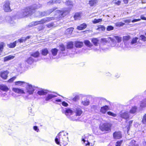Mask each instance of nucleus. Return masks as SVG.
Segmentation results:
<instances>
[{"instance_id":"nucleus-40","label":"nucleus","mask_w":146,"mask_h":146,"mask_svg":"<svg viewBox=\"0 0 146 146\" xmlns=\"http://www.w3.org/2000/svg\"><path fill=\"white\" fill-rule=\"evenodd\" d=\"M106 28L103 25H98V28L97 30L99 31H104L105 30Z\"/></svg>"},{"instance_id":"nucleus-64","label":"nucleus","mask_w":146,"mask_h":146,"mask_svg":"<svg viewBox=\"0 0 146 146\" xmlns=\"http://www.w3.org/2000/svg\"><path fill=\"white\" fill-rule=\"evenodd\" d=\"M34 26V25L33 23V22L30 23L29 25L27 26V28H29L30 27H32Z\"/></svg>"},{"instance_id":"nucleus-56","label":"nucleus","mask_w":146,"mask_h":146,"mask_svg":"<svg viewBox=\"0 0 146 146\" xmlns=\"http://www.w3.org/2000/svg\"><path fill=\"white\" fill-rule=\"evenodd\" d=\"M40 14V15L42 17L46 16L48 15L46 11L41 12Z\"/></svg>"},{"instance_id":"nucleus-18","label":"nucleus","mask_w":146,"mask_h":146,"mask_svg":"<svg viewBox=\"0 0 146 146\" xmlns=\"http://www.w3.org/2000/svg\"><path fill=\"white\" fill-rule=\"evenodd\" d=\"M0 89L4 92H7L9 90V88L6 85L1 84L0 85Z\"/></svg>"},{"instance_id":"nucleus-52","label":"nucleus","mask_w":146,"mask_h":146,"mask_svg":"<svg viewBox=\"0 0 146 146\" xmlns=\"http://www.w3.org/2000/svg\"><path fill=\"white\" fill-rule=\"evenodd\" d=\"M79 96L78 95H76L73 98H72V100L74 102H76L79 100Z\"/></svg>"},{"instance_id":"nucleus-34","label":"nucleus","mask_w":146,"mask_h":146,"mask_svg":"<svg viewBox=\"0 0 146 146\" xmlns=\"http://www.w3.org/2000/svg\"><path fill=\"white\" fill-rule=\"evenodd\" d=\"M40 53L38 51L33 52L31 54V56L35 58L38 57L40 55Z\"/></svg>"},{"instance_id":"nucleus-44","label":"nucleus","mask_w":146,"mask_h":146,"mask_svg":"<svg viewBox=\"0 0 146 146\" xmlns=\"http://www.w3.org/2000/svg\"><path fill=\"white\" fill-rule=\"evenodd\" d=\"M125 25V23L121 22H118L115 24V25L116 27L122 26Z\"/></svg>"},{"instance_id":"nucleus-23","label":"nucleus","mask_w":146,"mask_h":146,"mask_svg":"<svg viewBox=\"0 0 146 146\" xmlns=\"http://www.w3.org/2000/svg\"><path fill=\"white\" fill-rule=\"evenodd\" d=\"M87 26V24L85 23H83L77 27V29L79 30H82L85 29Z\"/></svg>"},{"instance_id":"nucleus-4","label":"nucleus","mask_w":146,"mask_h":146,"mask_svg":"<svg viewBox=\"0 0 146 146\" xmlns=\"http://www.w3.org/2000/svg\"><path fill=\"white\" fill-rule=\"evenodd\" d=\"M131 38V37L129 35L123 36V42L124 46L123 47L124 49H130V46L129 45L130 41L129 40Z\"/></svg>"},{"instance_id":"nucleus-8","label":"nucleus","mask_w":146,"mask_h":146,"mask_svg":"<svg viewBox=\"0 0 146 146\" xmlns=\"http://www.w3.org/2000/svg\"><path fill=\"white\" fill-rule=\"evenodd\" d=\"M9 72L7 70L1 71L0 73V76L3 80H6L8 77V75Z\"/></svg>"},{"instance_id":"nucleus-32","label":"nucleus","mask_w":146,"mask_h":146,"mask_svg":"<svg viewBox=\"0 0 146 146\" xmlns=\"http://www.w3.org/2000/svg\"><path fill=\"white\" fill-rule=\"evenodd\" d=\"M50 52L52 56H56L58 52V50L56 48H53L51 49Z\"/></svg>"},{"instance_id":"nucleus-26","label":"nucleus","mask_w":146,"mask_h":146,"mask_svg":"<svg viewBox=\"0 0 146 146\" xmlns=\"http://www.w3.org/2000/svg\"><path fill=\"white\" fill-rule=\"evenodd\" d=\"M98 2L97 0H90L89 1V4L91 7L95 6Z\"/></svg>"},{"instance_id":"nucleus-54","label":"nucleus","mask_w":146,"mask_h":146,"mask_svg":"<svg viewBox=\"0 0 146 146\" xmlns=\"http://www.w3.org/2000/svg\"><path fill=\"white\" fill-rule=\"evenodd\" d=\"M115 38L117 41L118 42H120L122 40L121 38L118 36H115Z\"/></svg>"},{"instance_id":"nucleus-20","label":"nucleus","mask_w":146,"mask_h":146,"mask_svg":"<svg viewBox=\"0 0 146 146\" xmlns=\"http://www.w3.org/2000/svg\"><path fill=\"white\" fill-rule=\"evenodd\" d=\"M108 109L109 107L108 106L105 105L101 107L100 111L102 113L105 114Z\"/></svg>"},{"instance_id":"nucleus-51","label":"nucleus","mask_w":146,"mask_h":146,"mask_svg":"<svg viewBox=\"0 0 146 146\" xmlns=\"http://www.w3.org/2000/svg\"><path fill=\"white\" fill-rule=\"evenodd\" d=\"M107 113L109 115L111 116L114 117H116L117 115L116 114L114 113L113 112L110 111L108 112Z\"/></svg>"},{"instance_id":"nucleus-58","label":"nucleus","mask_w":146,"mask_h":146,"mask_svg":"<svg viewBox=\"0 0 146 146\" xmlns=\"http://www.w3.org/2000/svg\"><path fill=\"white\" fill-rule=\"evenodd\" d=\"M47 5H52L54 3V0H50L47 3Z\"/></svg>"},{"instance_id":"nucleus-39","label":"nucleus","mask_w":146,"mask_h":146,"mask_svg":"<svg viewBox=\"0 0 146 146\" xmlns=\"http://www.w3.org/2000/svg\"><path fill=\"white\" fill-rule=\"evenodd\" d=\"M137 108L136 106L133 107L130 110L129 112L131 114H134L136 111Z\"/></svg>"},{"instance_id":"nucleus-16","label":"nucleus","mask_w":146,"mask_h":146,"mask_svg":"<svg viewBox=\"0 0 146 146\" xmlns=\"http://www.w3.org/2000/svg\"><path fill=\"white\" fill-rule=\"evenodd\" d=\"M13 91L19 94H24L25 93L24 91L21 89L18 88H13L12 89Z\"/></svg>"},{"instance_id":"nucleus-48","label":"nucleus","mask_w":146,"mask_h":146,"mask_svg":"<svg viewBox=\"0 0 146 146\" xmlns=\"http://www.w3.org/2000/svg\"><path fill=\"white\" fill-rule=\"evenodd\" d=\"M114 27L111 25H109L107 27L106 30L107 31H110L113 30Z\"/></svg>"},{"instance_id":"nucleus-42","label":"nucleus","mask_w":146,"mask_h":146,"mask_svg":"<svg viewBox=\"0 0 146 146\" xmlns=\"http://www.w3.org/2000/svg\"><path fill=\"white\" fill-rule=\"evenodd\" d=\"M136 141L134 140H132L129 143L130 145L129 146H138L137 144H135Z\"/></svg>"},{"instance_id":"nucleus-17","label":"nucleus","mask_w":146,"mask_h":146,"mask_svg":"<svg viewBox=\"0 0 146 146\" xmlns=\"http://www.w3.org/2000/svg\"><path fill=\"white\" fill-rule=\"evenodd\" d=\"M74 42L72 41L68 42L66 44V49L68 50H71L74 48Z\"/></svg>"},{"instance_id":"nucleus-49","label":"nucleus","mask_w":146,"mask_h":146,"mask_svg":"<svg viewBox=\"0 0 146 146\" xmlns=\"http://www.w3.org/2000/svg\"><path fill=\"white\" fill-rule=\"evenodd\" d=\"M33 23L34 25V26H35L38 24H42L41 21V20L40 21L33 22Z\"/></svg>"},{"instance_id":"nucleus-24","label":"nucleus","mask_w":146,"mask_h":146,"mask_svg":"<svg viewBox=\"0 0 146 146\" xmlns=\"http://www.w3.org/2000/svg\"><path fill=\"white\" fill-rule=\"evenodd\" d=\"M15 85L20 86H25L26 84H27V83L23 81H18L15 82Z\"/></svg>"},{"instance_id":"nucleus-22","label":"nucleus","mask_w":146,"mask_h":146,"mask_svg":"<svg viewBox=\"0 0 146 146\" xmlns=\"http://www.w3.org/2000/svg\"><path fill=\"white\" fill-rule=\"evenodd\" d=\"M54 19V17H45L41 19L42 23H45L46 22H48Z\"/></svg>"},{"instance_id":"nucleus-59","label":"nucleus","mask_w":146,"mask_h":146,"mask_svg":"<svg viewBox=\"0 0 146 146\" xmlns=\"http://www.w3.org/2000/svg\"><path fill=\"white\" fill-rule=\"evenodd\" d=\"M62 104L64 107H67L68 106V104L65 101H63L62 103Z\"/></svg>"},{"instance_id":"nucleus-53","label":"nucleus","mask_w":146,"mask_h":146,"mask_svg":"<svg viewBox=\"0 0 146 146\" xmlns=\"http://www.w3.org/2000/svg\"><path fill=\"white\" fill-rule=\"evenodd\" d=\"M25 37H22L20 39H18L17 41L18 42H19L21 43L23 42L24 41L25 42Z\"/></svg>"},{"instance_id":"nucleus-1","label":"nucleus","mask_w":146,"mask_h":146,"mask_svg":"<svg viewBox=\"0 0 146 146\" xmlns=\"http://www.w3.org/2000/svg\"><path fill=\"white\" fill-rule=\"evenodd\" d=\"M68 140V137L66 136L64 131L59 133L55 139L56 144L60 146H65L67 145Z\"/></svg>"},{"instance_id":"nucleus-37","label":"nucleus","mask_w":146,"mask_h":146,"mask_svg":"<svg viewBox=\"0 0 146 146\" xmlns=\"http://www.w3.org/2000/svg\"><path fill=\"white\" fill-rule=\"evenodd\" d=\"M140 106L141 108L146 107V98L144 99L142 101H141Z\"/></svg>"},{"instance_id":"nucleus-60","label":"nucleus","mask_w":146,"mask_h":146,"mask_svg":"<svg viewBox=\"0 0 146 146\" xmlns=\"http://www.w3.org/2000/svg\"><path fill=\"white\" fill-rule=\"evenodd\" d=\"M54 24L53 23H52L48 24L46 25L48 27L50 28L53 26Z\"/></svg>"},{"instance_id":"nucleus-25","label":"nucleus","mask_w":146,"mask_h":146,"mask_svg":"<svg viewBox=\"0 0 146 146\" xmlns=\"http://www.w3.org/2000/svg\"><path fill=\"white\" fill-rule=\"evenodd\" d=\"M73 111L71 109L68 108L66 109L65 112V114L67 116H69L72 115L73 113Z\"/></svg>"},{"instance_id":"nucleus-11","label":"nucleus","mask_w":146,"mask_h":146,"mask_svg":"<svg viewBox=\"0 0 146 146\" xmlns=\"http://www.w3.org/2000/svg\"><path fill=\"white\" fill-rule=\"evenodd\" d=\"M74 44L76 48H80L83 46L84 43L81 41H76L74 42Z\"/></svg>"},{"instance_id":"nucleus-12","label":"nucleus","mask_w":146,"mask_h":146,"mask_svg":"<svg viewBox=\"0 0 146 146\" xmlns=\"http://www.w3.org/2000/svg\"><path fill=\"white\" fill-rule=\"evenodd\" d=\"M113 137L115 139H118L122 137V135L120 131H115L113 133Z\"/></svg>"},{"instance_id":"nucleus-15","label":"nucleus","mask_w":146,"mask_h":146,"mask_svg":"<svg viewBox=\"0 0 146 146\" xmlns=\"http://www.w3.org/2000/svg\"><path fill=\"white\" fill-rule=\"evenodd\" d=\"M48 91L42 89H40L37 92V94L40 96L45 95L47 94Z\"/></svg>"},{"instance_id":"nucleus-7","label":"nucleus","mask_w":146,"mask_h":146,"mask_svg":"<svg viewBox=\"0 0 146 146\" xmlns=\"http://www.w3.org/2000/svg\"><path fill=\"white\" fill-rule=\"evenodd\" d=\"M56 15H58L59 17H63L67 13H68V11H62L60 10H57L55 11Z\"/></svg>"},{"instance_id":"nucleus-50","label":"nucleus","mask_w":146,"mask_h":146,"mask_svg":"<svg viewBox=\"0 0 146 146\" xmlns=\"http://www.w3.org/2000/svg\"><path fill=\"white\" fill-rule=\"evenodd\" d=\"M142 122L146 125V114H145L143 117Z\"/></svg>"},{"instance_id":"nucleus-61","label":"nucleus","mask_w":146,"mask_h":146,"mask_svg":"<svg viewBox=\"0 0 146 146\" xmlns=\"http://www.w3.org/2000/svg\"><path fill=\"white\" fill-rule=\"evenodd\" d=\"M34 129L37 132H38L39 129L38 128V127L37 126H35L33 127Z\"/></svg>"},{"instance_id":"nucleus-28","label":"nucleus","mask_w":146,"mask_h":146,"mask_svg":"<svg viewBox=\"0 0 146 146\" xmlns=\"http://www.w3.org/2000/svg\"><path fill=\"white\" fill-rule=\"evenodd\" d=\"M81 13L80 12L76 13L74 16V18L75 20H80L81 18Z\"/></svg>"},{"instance_id":"nucleus-47","label":"nucleus","mask_w":146,"mask_h":146,"mask_svg":"<svg viewBox=\"0 0 146 146\" xmlns=\"http://www.w3.org/2000/svg\"><path fill=\"white\" fill-rule=\"evenodd\" d=\"M140 39L143 41L145 42L146 41V37L144 35H141L140 36Z\"/></svg>"},{"instance_id":"nucleus-57","label":"nucleus","mask_w":146,"mask_h":146,"mask_svg":"<svg viewBox=\"0 0 146 146\" xmlns=\"http://www.w3.org/2000/svg\"><path fill=\"white\" fill-rule=\"evenodd\" d=\"M16 78V76H14L13 77L9 79L8 81L9 82H13Z\"/></svg>"},{"instance_id":"nucleus-3","label":"nucleus","mask_w":146,"mask_h":146,"mask_svg":"<svg viewBox=\"0 0 146 146\" xmlns=\"http://www.w3.org/2000/svg\"><path fill=\"white\" fill-rule=\"evenodd\" d=\"M112 124L110 123L106 122L100 124L99 128L101 131L108 133L111 131Z\"/></svg>"},{"instance_id":"nucleus-62","label":"nucleus","mask_w":146,"mask_h":146,"mask_svg":"<svg viewBox=\"0 0 146 146\" xmlns=\"http://www.w3.org/2000/svg\"><path fill=\"white\" fill-rule=\"evenodd\" d=\"M141 20L142 19L144 20H146V17H145L144 15H140Z\"/></svg>"},{"instance_id":"nucleus-19","label":"nucleus","mask_w":146,"mask_h":146,"mask_svg":"<svg viewBox=\"0 0 146 146\" xmlns=\"http://www.w3.org/2000/svg\"><path fill=\"white\" fill-rule=\"evenodd\" d=\"M56 95L52 94H48L45 98V100L48 101L52 98L57 97Z\"/></svg>"},{"instance_id":"nucleus-43","label":"nucleus","mask_w":146,"mask_h":146,"mask_svg":"<svg viewBox=\"0 0 146 146\" xmlns=\"http://www.w3.org/2000/svg\"><path fill=\"white\" fill-rule=\"evenodd\" d=\"M102 21V19H95L94 20L92 21V22L93 24H96L101 22Z\"/></svg>"},{"instance_id":"nucleus-2","label":"nucleus","mask_w":146,"mask_h":146,"mask_svg":"<svg viewBox=\"0 0 146 146\" xmlns=\"http://www.w3.org/2000/svg\"><path fill=\"white\" fill-rule=\"evenodd\" d=\"M42 5L39 4H35L29 7H26L22 10V17L31 15L35 11V9L41 7Z\"/></svg>"},{"instance_id":"nucleus-63","label":"nucleus","mask_w":146,"mask_h":146,"mask_svg":"<svg viewBox=\"0 0 146 146\" xmlns=\"http://www.w3.org/2000/svg\"><path fill=\"white\" fill-rule=\"evenodd\" d=\"M123 21L126 23H128L131 22V20L130 19H127L123 20Z\"/></svg>"},{"instance_id":"nucleus-14","label":"nucleus","mask_w":146,"mask_h":146,"mask_svg":"<svg viewBox=\"0 0 146 146\" xmlns=\"http://www.w3.org/2000/svg\"><path fill=\"white\" fill-rule=\"evenodd\" d=\"M74 110V112L75 113L76 116L81 115L83 112L81 108L78 107L75 108Z\"/></svg>"},{"instance_id":"nucleus-9","label":"nucleus","mask_w":146,"mask_h":146,"mask_svg":"<svg viewBox=\"0 0 146 146\" xmlns=\"http://www.w3.org/2000/svg\"><path fill=\"white\" fill-rule=\"evenodd\" d=\"M3 9L6 12H10L11 11L10 7V3L9 1H6L3 6Z\"/></svg>"},{"instance_id":"nucleus-31","label":"nucleus","mask_w":146,"mask_h":146,"mask_svg":"<svg viewBox=\"0 0 146 146\" xmlns=\"http://www.w3.org/2000/svg\"><path fill=\"white\" fill-rule=\"evenodd\" d=\"M35 61L33 58L31 57H29L27 59L26 62L28 64H32Z\"/></svg>"},{"instance_id":"nucleus-6","label":"nucleus","mask_w":146,"mask_h":146,"mask_svg":"<svg viewBox=\"0 0 146 146\" xmlns=\"http://www.w3.org/2000/svg\"><path fill=\"white\" fill-rule=\"evenodd\" d=\"M120 117L122 118L127 119L129 117V113L127 111H121L119 113Z\"/></svg>"},{"instance_id":"nucleus-21","label":"nucleus","mask_w":146,"mask_h":146,"mask_svg":"<svg viewBox=\"0 0 146 146\" xmlns=\"http://www.w3.org/2000/svg\"><path fill=\"white\" fill-rule=\"evenodd\" d=\"M74 30V28L72 27H71L65 31V34L68 36L71 35Z\"/></svg>"},{"instance_id":"nucleus-29","label":"nucleus","mask_w":146,"mask_h":146,"mask_svg":"<svg viewBox=\"0 0 146 146\" xmlns=\"http://www.w3.org/2000/svg\"><path fill=\"white\" fill-rule=\"evenodd\" d=\"M49 52L47 48H45L42 49L41 50L42 55L44 56H46L48 53Z\"/></svg>"},{"instance_id":"nucleus-41","label":"nucleus","mask_w":146,"mask_h":146,"mask_svg":"<svg viewBox=\"0 0 146 146\" xmlns=\"http://www.w3.org/2000/svg\"><path fill=\"white\" fill-rule=\"evenodd\" d=\"M57 9V8L56 7H54L53 8H52L46 11L47 12V14L48 15H50V13H51L52 12L56 10V9Z\"/></svg>"},{"instance_id":"nucleus-10","label":"nucleus","mask_w":146,"mask_h":146,"mask_svg":"<svg viewBox=\"0 0 146 146\" xmlns=\"http://www.w3.org/2000/svg\"><path fill=\"white\" fill-rule=\"evenodd\" d=\"M138 39V38L137 37H135L132 39L131 42H129V45L130 46V49L137 44Z\"/></svg>"},{"instance_id":"nucleus-45","label":"nucleus","mask_w":146,"mask_h":146,"mask_svg":"<svg viewBox=\"0 0 146 146\" xmlns=\"http://www.w3.org/2000/svg\"><path fill=\"white\" fill-rule=\"evenodd\" d=\"M82 141L86 146H89L90 145V143L87 141H86L84 139L82 138Z\"/></svg>"},{"instance_id":"nucleus-13","label":"nucleus","mask_w":146,"mask_h":146,"mask_svg":"<svg viewBox=\"0 0 146 146\" xmlns=\"http://www.w3.org/2000/svg\"><path fill=\"white\" fill-rule=\"evenodd\" d=\"M59 49L62 53L64 54V56L67 54L68 51L66 49V50L65 46L63 44H62L60 45Z\"/></svg>"},{"instance_id":"nucleus-30","label":"nucleus","mask_w":146,"mask_h":146,"mask_svg":"<svg viewBox=\"0 0 146 146\" xmlns=\"http://www.w3.org/2000/svg\"><path fill=\"white\" fill-rule=\"evenodd\" d=\"M84 44L88 47L91 48L93 46V44L88 40H86L84 42Z\"/></svg>"},{"instance_id":"nucleus-46","label":"nucleus","mask_w":146,"mask_h":146,"mask_svg":"<svg viewBox=\"0 0 146 146\" xmlns=\"http://www.w3.org/2000/svg\"><path fill=\"white\" fill-rule=\"evenodd\" d=\"M5 46V44L3 42H1L0 44V51H1V52H2L3 47Z\"/></svg>"},{"instance_id":"nucleus-38","label":"nucleus","mask_w":146,"mask_h":146,"mask_svg":"<svg viewBox=\"0 0 146 146\" xmlns=\"http://www.w3.org/2000/svg\"><path fill=\"white\" fill-rule=\"evenodd\" d=\"M92 42L95 46H96L98 45L99 40L96 38H93L92 39Z\"/></svg>"},{"instance_id":"nucleus-5","label":"nucleus","mask_w":146,"mask_h":146,"mask_svg":"<svg viewBox=\"0 0 146 146\" xmlns=\"http://www.w3.org/2000/svg\"><path fill=\"white\" fill-rule=\"evenodd\" d=\"M26 90L27 92L28 93L29 95L33 94L34 91H35L36 87L33 86L31 84H29L27 83L26 84Z\"/></svg>"},{"instance_id":"nucleus-35","label":"nucleus","mask_w":146,"mask_h":146,"mask_svg":"<svg viewBox=\"0 0 146 146\" xmlns=\"http://www.w3.org/2000/svg\"><path fill=\"white\" fill-rule=\"evenodd\" d=\"M15 56H12L11 55H9L5 57L4 58V62H5L10 60L12 59H13L14 58Z\"/></svg>"},{"instance_id":"nucleus-27","label":"nucleus","mask_w":146,"mask_h":146,"mask_svg":"<svg viewBox=\"0 0 146 146\" xmlns=\"http://www.w3.org/2000/svg\"><path fill=\"white\" fill-rule=\"evenodd\" d=\"M81 103L83 106H86L89 105L90 101L89 99L86 98L84 100L82 101Z\"/></svg>"},{"instance_id":"nucleus-33","label":"nucleus","mask_w":146,"mask_h":146,"mask_svg":"<svg viewBox=\"0 0 146 146\" xmlns=\"http://www.w3.org/2000/svg\"><path fill=\"white\" fill-rule=\"evenodd\" d=\"M17 42V41H15L13 43H11L9 44H7V46L10 48H13L16 46Z\"/></svg>"},{"instance_id":"nucleus-55","label":"nucleus","mask_w":146,"mask_h":146,"mask_svg":"<svg viewBox=\"0 0 146 146\" xmlns=\"http://www.w3.org/2000/svg\"><path fill=\"white\" fill-rule=\"evenodd\" d=\"M122 142H123L122 140L117 141L116 143L115 146H120V145H121Z\"/></svg>"},{"instance_id":"nucleus-36","label":"nucleus","mask_w":146,"mask_h":146,"mask_svg":"<svg viewBox=\"0 0 146 146\" xmlns=\"http://www.w3.org/2000/svg\"><path fill=\"white\" fill-rule=\"evenodd\" d=\"M66 5L69 6L71 8L73 6V2L71 1L68 0L65 2Z\"/></svg>"}]
</instances>
